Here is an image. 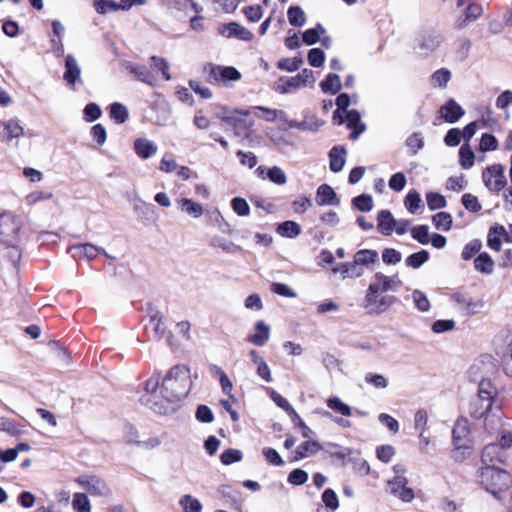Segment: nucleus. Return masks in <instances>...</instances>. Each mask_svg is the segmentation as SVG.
<instances>
[{
	"mask_svg": "<svg viewBox=\"0 0 512 512\" xmlns=\"http://www.w3.org/2000/svg\"><path fill=\"white\" fill-rule=\"evenodd\" d=\"M461 201L463 206L470 212H478L482 208L478 198L471 193H465Z\"/></svg>",
	"mask_w": 512,
	"mask_h": 512,
	"instance_id": "nucleus-62",
	"label": "nucleus"
},
{
	"mask_svg": "<svg viewBox=\"0 0 512 512\" xmlns=\"http://www.w3.org/2000/svg\"><path fill=\"white\" fill-rule=\"evenodd\" d=\"M212 75L217 81H237L240 79V73L234 67L216 66L211 70Z\"/></svg>",
	"mask_w": 512,
	"mask_h": 512,
	"instance_id": "nucleus-29",
	"label": "nucleus"
},
{
	"mask_svg": "<svg viewBox=\"0 0 512 512\" xmlns=\"http://www.w3.org/2000/svg\"><path fill=\"white\" fill-rule=\"evenodd\" d=\"M395 477L388 481L390 493L403 502H411L414 499V491L407 487L408 480L404 476L406 469L403 465L397 464L393 467Z\"/></svg>",
	"mask_w": 512,
	"mask_h": 512,
	"instance_id": "nucleus-6",
	"label": "nucleus"
},
{
	"mask_svg": "<svg viewBox=\"0 0 512 512\" xmlns=\"http://www.w3.org/2000/svg\"><path fill=\"white\" fill-rule=\"evenodd\" d=\"M482 179L485 187L491 192H500L506 185L504 167L501 164L488 166L483 170Z\"/></svg>",
	"mask_w": 512,
	"mask_h": 512,
	"instance_id": "nucleus-10",
	"label": "nucleus"
},
{
	"mask_svg": "<svg viewBox=\"0 0 512 512\" xmlns=\"http://www.w3.org/2000/svg\"><path fill=\"white\" fill-rule=\"evenodd\" d=\"M502 364L506 374L512 376V339L502 354Z\"/></svg>",
	"mask_w": 512,
	"mask_h": 512,
	"instance_id": "nucleus-64",
	"label": "nucleus"
},
{
	"mask_svg": "<svg viewBox=\"0 0 512 512\" xmlns=\"http://www.w3.org/2000/svg\"><path fill=\"white\" fill-rule=\"evenodd\" d=\"M336 105L338 110L334 113L333 121L338 124H342V116L339 113V110H345L350 105V97L346 93H341L336 98Z\"/></svg>",
	"mask_w": 512,
	"mask_h": 512,
	"instance_id": "nucleus-56",
	"label": "nucleus"
},
{
	"mask_svg": "<svg viewBox=\"0 0 512 512\" xmlns=\"http://www.w3.org/2000/svg\"><path fill=\"white\" fill-rule=\"evenodd\" d=\"M475 154L468 144H464L459 149V162L462 168L468 170L474 165Z\"/></svg>",
	"mask_w": 512,
	"mask_h": 512,
	"instance_id": "nucleus-41",
	"label": "nucleus"
},
{
	"mask_svg": "<svg viewBox=\"0 0 512 512\" xmlns=\"http://www.w3.org/2000/svg\"><path fill=\"white\" fill-rule=\"evenodd\" d=\"M421 203V196L416 190H410L404 201L405 207L412 214L418 210V208L421 206Z\"/></svg>",
	"mask_w": 512,
	"mask_h": 512,
	"instance_id": "nucleus-49",
	"label": "nucleus"
},
{
	"mask_svg": "<svg viewBox=\"0 0 512 512\" xmlns=\"http://www.w3.org/2000/svg\"><path fill=\"white\" fill-rule=\"evenodd\" d=\"M65 68L64 80L69 85H75L76 81L80 79L81 69L72 55L66 57Z\"/></svg>",
	"mask_w": 512,
	"mask_h": 512,
	"instance_id": "nucleus-28",
	"label": "nucleus"
},
{
	"mask_svg": "<svg viewBox=\"0 0 512 512\" xmlns=\"http://www.w3.org/2000/svg\"><path fill=\"white\" fill-rule=\"evenodd\" d=\"M21 220L11 212L0 214V243L11 245L20 242Z\"/></svg>",
	"mask_w": 512,
	"mask_h": 512,
	"instance_id": "nucleus-4",
	"label": "nucleus"
},
{
	"mask_svg": "<svg viewBox=\"0 0 512 512\" xmlns=\"http://www.w3.org/2000/svg\"><path fill=\"white\" fill-rule=\"evenodd\" d=\"M255 115L263 118L267 122H274L277 119H284L285 113L281 110L270 109L263 106H256L252 108Z\"/></svg>",
	"mask_w": 512,
	"mask_h": 512,
	"instance_id": "nucleus-36",
	"label": "nucleus"
},
{
	"mask_svg": "<svg viewBox=\"0 0 512 512\" xmlns=\"http://www.w3.org/2000/svg\"><path fill=\"white\" fill-rule=\"evenodd\" d=\"M322 449L320 443L314 440H307L301 443L295 450L294 460L298 461L317 454Z\"/></svg>",
	"mask_w": 512,
	"mask_h": 512,
	"instance_id": "nucleus-27",
	"label": "nucleus"
},
{
	"mask_svg": "<svg viewBox=\"0 0 512 512\" xmlns=\"http://www.w3.org/2000/svg\"><path fill=\"white\" fill-rule=\"evenodd\" d=\"M401 284L398 275L388 276L382 272H376L368 285V289L385 294L389 291H397Z\"/></svg>",
	"mask_w": 512,
	"mask_h": 512,
	"instance_id": "nucleus-11",
	"label": "nucleus"
},
{
	"mask_svg": "<svg viewBox=\"0 0 512 512\" xmlns=\"http://www.w3.org/2000/svg\"><path fill=\"white\" fill-rule=\"evenodd\" d=\"M129 113L125 105L121 103H113L110 106V117L116 123L122 124L128 119Z\"/></svg>",
	"mask_w": 512,
	"mask_h": 512,
	"instance_id": "nucleus-43",
	"label": "nucleus"
},
{
	"mask_svg": "<svg viewBox=\"0 0 512 512\" xmlns=\"http://www.w3.org/2000/svg\"><path fill=\"white\" fill-rule=\"evenodd\" d=\"M504 234V226L495 225L492 226L487 234V245L494 251H500L502 247V238Z\"/></svg>",
	"mask_w": 512,
	"mask_h": 512,
	"instance_id": "nucleus-31",
	"label": "nucleus"
},
{
	"mask_svg": "<svg viewBox=\"0 0 512 512\" xmlns=\"http://www.w3.org/2000/svg\"><path fill=\"white\" fill-rule=\"evenodd\" d=\"M130 72L135 75V77L147 84H152V75L149 69L146 66L138 65V66H131Z\"/></svg>",
	"mask_w": 512,
	"mask_h": 512,
	"instance_id": "nucleus-57",
	"label": "nucleus"
},
{
	"mask_svg": "<svg viewBox=\"0 0 512 512\" xmlns=\"http://www.w3.org/2000/svg\"><path fill=\"white\" fill-rule=\"evenodd\" d=\"M500 413L502 416V412L499 407H493V401H489L487 399H480V397H476L472 403L470 404V414L474 418H482L484 417V424L486 425V418L491 417L493 414Z\"/></svg>",
	"mask_w": 512,
	"mask_h": 512,
	"instance_id": "nucleus-13",
	"label": "nucleus"
},
{
	"mask_svg": "<svg viewBox=\"0 0 512 512\" xmlns=\"http://www.w3.org/2000/svg\"><path fill=\"white\" fill-rule=\"evenodd\" d=\"M346 120L348 127L353 129L354 132L351 134L352 138H357L359 134L364 132L365 125L361 123V116L357 110H350L346 114Z\"/></svg>",
	"mask_w": 512,
	"mask_h": 512,
	"instance_id": "nucleus-34",
	"label": "nucleus"
},
{
	"mask_svg": "<svg viewBox=\"0 0 512 512\" xmlns=\"http://www.w3.org/2000/svg\"><path fill=\"white\" fill-rule=\"evenodd\" d=\"M243 458V454L238 449H228L224 451L221 456L220 460L224 465H230L235 462L241 461Z\"/></svg>",
	"mask_w": 512,
	"mask_h": 512,
	"instance_id": "nucleus-59",
	"label": "nucleus"
},
{
	"mask_svg": "<svg viewBox=\"0 0 512 512\" xmlns=\"http://www.w3.org/2000/svg\"><path fill=\"white\" fill-rule=\"evenodd\" d=\"M480 483L484 489L496 499L512 485V476L500 468L481 467L479 471Z\"/></svg>",
	"mask_w": 512,
	"mask_h": 512,
	"instance_id": "nucleus-3",
	"label": "nucleus"
},
{
	"mask_svg": "<svg viewBox=\"0 0 512 512\" xmlns=\"http://www.w3.org/2000/svg\"><path fill=\"white\" fill-rule=\"evenodd\" d=\"M0 125L4 129L5 136L3 141L6 143L11 142L13 139L21 138L25 133L23 126L20 124L19 120L15 118L2 121L0 122Z\"/></svg>",
	"mask_w": 512,
	"mask_h": 512,
	"instance_id": "nucleus-20",
	"label": "nucleus"
},
{
	"mask_svg": "<svg viewBox=\"0 0 512 512\" xmlns=\"http://www.w3.org/2000/svg\"><path fill=\"white\" fill-rule=\"evenodd\" d=\"M179 504L183 512H201L203 508L201 502L190 494L183 495Z\"/></svg>",
	"mask_w": 512,
	"mask_h": 512,
	"instance_id": "nucleus-40",
	"label": "nucleus"
},
{
	"mask_svg": "<svg viewBox=\"0 0 512 512\" xmlns=\"http://www.w3.org/2000/svg\"><path fill=\"white\" fill-rule=\"evenodd\" d=\"M486 430L495 435L498 441L487 444L481 455L483 467L499 468L508 458V450L512 448V432L504 427L500 413L486 418Z\"/></svg>",
	"mask_w": 512,
	"mask_h": 512,
	"instance_id": "nucleus-2",
	"label": "nucleus"
},
{
	"mask_svg": "<svg viewBox=\"0 0 512 512\" xmlns=\"http://www.w3.org/2000/svg\"><path fill=\"white\" fill-rule=\"evenodd\" d=\"M276 232L282 237L293 239L301 233V226L295 221L287 220L277 226Z\"/></svg>",
	"mask_w": 512,
	"mask_h": 512,
	"instance_id": "nucleus-32",
	"label": "nucleus"
},
{
	"mask_svg": "<svg viewBox=\"0 0 512 512\" xmlns=\"http://www.w3.org/2000/svg\"><path fill=\"white\" fill-rule=\"evenodd\" d=\"M192 388L190 369L186 365L172 367L161 379L160 374H152L144 383L141 401L160 415L176 411L179 402Z\"/></svg>",
	"mask_w": 512,
	"mask_h": 512,
	"instance_id": "nucleus-1",
	"label": "nucleus"
},
{
	"mask_svg": "<svg viewBox=\"0 0 512 512\" xmlns=\"http://www.w3.org/2000/svg\"><path fill=\"white\" fill-rule=\"evenodd\" d=\"M418 46L424 53L435 51L441 44V36L435 31H424L418 37Z\"/></svg>",
	"mask_w": 512,
	"mask_h": 512,
	"instance_id": "nucleus-19",
	"label": "nucleus"
},
{
	"mask_svg": "<svg viewBox=\"0 0 512 512\" xmlns=\"http://www.w3.org/2000/svg\"><path fill=\"white\" fill-rule=\"evenodd\" d=\"M320 88L324 93L336 94L341 89V80L337 74H328L320 83Z\"/></svg>",
	"mask_w": 512,
	"mask_h": 512,
	"instance_id": "nucleus-38",
	"label": "nucleus"
},
{
	"mask_svg": "<svg viewBox=\"0 0 512 512\" xmlns=\"http://www.w3.org/2000/svg\"><path fill=\"white\" fill-rule=\"evenodd\" d=\"M316 202L319 206H337L340 204V200L337 197V194L332 189V187L327 184H322L318 187L316 192Z\"/></svg>",
	"mask_w": 512,
	"mask_h": 512,
	"instance_id": "nucleus-23",
	"label": "nucleus"
},
{
	"mask_svg": "<svg viewBox=\"0 0 512 512\" xmlns=\"http://www.w3.org/2000/svg\"><path fill=\"white\" fill-rule=\"evenodd\" d=\"M256 175L262 180L269 179L272 183L279 186L285 185L288 180L285 171L278 166H273L271 168L259 166L256 169Z\"/></svg>",
	"mask_w": 512,
	"mask_h": 512,
	"instance_id": "nucleus-17",
	"label": "nucleus"
},
{
	"mask_svg": "<svg viewBox=\"0 0 512 512\" xmlns=\"http://www.w3.org/2000/svg\"><path fill=\"white\" fill-rule=\"evenodd\" d=\"M71 251L74 252V255H78L80 257H85L87 259L95 258L101 251L102 248H99L93 244L85 243L78 244L71 247Z\"/></svg>",
	"mask_w": 512,
	"mask_h": 512,
	"instance_id": "nucleus-35",
	"label": "nucleus"
},
{
	"mask_svg": "<svg viewBox=\"0 0 512 512\" xmlns=\"http://www.w3.org/2000/svg\"><path fill=\"white\" fill-rule=\"evenodd\" d=\"M347 150L343 146H335L329 152V167L334 173L342 171L346 162Z\"/></svg>",
	"mask_w": 512,
	"mask_h": 512,
	"instance_id": "nucleus-25",
	"label": "nucleus"
},
{
	"mask_svg": "<svg viewBox=\"0 0 512 512\" xmlns=\"http://www.w3.org/2000/svg\"><path fill=\"white\" fill-rule=\"evenodd\" d=\"M232 210L240 217H245L250 214V206L248 202L241 197H234L231 200Z\"/></svg>",
	"mask_w": 512,
	"mask_h": 512,
	"instance_id": "nucleus-51",
	"label": "nucleus"
},
{
	"mask_svg": "<svg viewBox=\"0 0 512 512\" xmlns=\"http://www.w3.org/2000/svg\"><path fill=\"white\" fill-rule=\"evenodd\" d=\"M77 482L92 496L103 497L110 494V489L105 481L98 477L79 478Z\"/></svg>",
	"mask_w": 512,
	"mask_h": 512,
	"instance_id": "nucleus-14",
	"label": "nucleus"
},
{
	"mask_svg": "<svg viewBox=\"0 0 512 512\" xmlns=\"http://www.w3.org/2000/svg\"><path fill=\"white\" fill-rule=\"evenodd\" d=\"M429 259V253L426 250H421L419 252L413 253L408 256L405 260L406 265L413 269L420 268L424 263H426Z\"/></svg>",
	"mask_w": 512,
	"mask_h": 512,
	"instance_id": "nucleus-45",
	"label": "nucleus"
},
{
	"mask_svg": "<svg viewBox=\"0 0 512 512\" xmlns=\"http://www.w3.org/2000/svg\"><path fill=\"white\" fill-rule=\"evenodd\" d=\"M122 5H118L113 0H95L94 8L99 14H106L109 11H118L122 10Z\"/></svg>",
	"mask_w": 512,
	"mask_h": 512,
	"instance_id": "nucleus-50",
	"label": "nucleus"
},
{
	"mask_svg": "<svg viewBox=\"0 0 512 512\" xmlns=\"http://www.w3.org/2000/svg\"><path fill=\"white\" fill-rule=\"evenodd\" d=\"M498 147V141L492 134L485 133L481 136L479 148L482 152L494 151Z\"/></svg>",
	"mask_w": 512,
	"mask_h": 512,
	"instance_id": "nucleus-58",
	"label": "nucleus"
},
{
	"mask_svg": "<svg viewBox=\"0 0 512 512\" xmlns=\"http://www.w3.org/2000/svg\"><path fill=\"white\" fill-rule=\"evenodd\" d=\"M406 145L412 155H416L424 146V138L421 133H413L406 140Z\"/></svg>",
	"mask_w": 512,
	"mask_h": 512,
	"instance_id": "nucleus-54",
	"label": "nucleus"
},
{
	"mask_svg": "<svg viewBox=\"0 0 512 512\" xmlns=\"http://www.w3.org/2000/svg\"><path fill=\"white\" fill-rule=\"evenodd\" d=\"M451 79V72L446 68L436 70L430 78V83L434 88H444Z\"/></svg>",
	"mask_w": 512,
	"mask_h": 512,
	"instance_id": "nucleus-39",
	"label": "nucleus"
},
{
	"mask_svg": "<svg viewBox=\"0 0 512 512\" xmlns=\"http://www.w3.org/2000/svg\"><path fill=\"white\" fill-rule=\"evenodd\" d=\"M475 269L483 274H491L494 270V261L488 253H480L474 260Z\"/></svg>",
	"mask_w": 512,
	"mask_h": 512,
	"instance_id": "nucleus-37",
	"label": "nucleus"
},
{
	"mask_svg": "<svg viewBox=\"0 0 512 512\" xmlns=\"http://www.w3.org/2000/svg\"><path fill=\"white\" fill-rule=\"evenodd\" d=\"M218 117L231 125L238 136L246 135L247 131L254 125L252 119H242L230 114L227 109L223 108V113H219Z\"/></svg>",
	"mask_w": 512,
	"mask_h": 512,
	"instance_id": "nucleus-16",
	"label": "nucleus"
},
{
	"mask_svg": "<svg viewBox=\"0 0 512 512\" xmlns=\"http://www.w3.org/2000/svg\"><path fill=\"white\" fill-rule=\"evenodd\" d=\"M324 32L325 29L320 24H318L315 28L308 29L303 33V41L307 45H313L318 42L320 35Z\"/></svg>",
	"mask_w": 512,
	"mask_h": 512,
	"instance_id": "nucleus-55",
	"label": "nucleus"
},
{
	"mask_svg": "<svg viewBox=\"0 0 512 512\" xmlns=\"http://www.w3.org/2000/svg\"><path fill=\"white\" fill-rule=\"evenodd\" d=\"M451 300L459 310L468 315L479 313L484 306L481 300L474 299L471 296L460 292L453 294Z\"/></svg>",
	"mask_w": 512,
	"mask_h": 512,
	"instance_id": "nucleus-12",
	"label": "nucleus"
},
{
	"mask_svg": "<svg viewBox=\"0 0 512 512\" xmlns=\"http://www.w3.org/2000/svg\"><path fill=\"white\" fill-rule=\"evenodd\" d=\"M134 151L139 158L146 160L157 153L158 146L147 138H137L134 141Z\"/></svg>",
	"mask_w": 512,
	"mask_h": 512,
	"instance_id": "nucleus-21",
	"label": "nucleus"
},
{
	"mask_svg": "<svg viewBox=\"0 0 512 512\" xmlns=\"http://www.w3.org/2000/svg\"><path fill=\"white\" fill-rule=\"evenodd\" d=\"M412 300L416 308L421 312H427L430 309V302L425 293L420 290L412 292Z\"/></svg>",
	"mask_w": 512,
	"mask_h": 512,
	"instance_id": "nucleus-53",
	"label": "nucleus"
},
{
	"mask_svg": "<svg viewBox=\"0 0 512 512\" xmlns=\"http://www.w3.org/2000/svg\"><path fill=\"white\" fill-rule=\"evenodd\" d=\"M395 219L388 210H381L378 214V230L383 235H390L393 232Z\"/></svg>",
	"mask_w": 512,
	"mask_h": 512,
	"instance_id": "nucleus-33",
	"label": "nucleus"
},
{
	"mask_svg": "<svg viewBox=\"0 0 512 512\" xmlns=\"http://www.w3.org/2000/svg\"><path fill=\"white\" fill-rule=\"evenodd\" d=\"M270 339V326L259 320L254 325V333L247 337V341L255 346L262 347Z\"/></svg>",
	"mask_w": 512,
	"mask_h": 512,
	"instance_id": "nucleus-18",
	"label": "nucleus"
},
{
	"mask_svg": "<svg viewBox=\"0 0 512 512\" xmlns=\"http://www.w3.org/2000/svg\"><path fill=\"white\" fill-rule=\"evenodd\" d=\"M313 71L310 69H303L299 74L292 77H281L275 82V90L281 94L293 92L297 89L306 87L309 84H314Z\"/></svg>",
	"mask_w": 512,
	"mask_h": 512,
	"instance_id": "nucleus-5",
	"label": "nucleus"
},
{
	"mask_svg": "<svg viewBox=\"0 0 512 512\" xmlns=\"http://www.w3.org/2000/svg\"><path fill=\"white\" fill-rule=\"evenodd\" d=\"M326 405L331 411L341 415L342 417L333 418L332 414L328 411L321 412L322 416L331 418L333 422L340 427L350 428L352 426L349 420L343 418L352 416L353 410L348 404L344 403L338 396H331L326 400Z\"/></svg>",
	"mask_w": 512,
	"mask_h": 512,
	"instance_id": "nucleus-9",
	"label": "nucleus"
},
{
	"mask_svg": "<svg viewBox=\"0 0 512 512\" xmlns=\"http://www.w3.org/2000/svg\"><path fill=\"white\" fill-rule=\"evenodd\" d=\"M211 246L220 248L226 253H235L240 250V247L223 237L215 236L211 240Z\"/></svg>",
	"mask_w": 512,
	"mask_h": 512,
	"instance_id": "nucleus-46",
	"label": "nucleus"
},
{
	"mask_svg": "<svg viewBox=\"0 0 512 512\" xmlns=\"http://www.w3.org/2000/svg\"><path fill=\"white\" fill-rule=\"evenodd\" d=\"M481 247H482V243H481L480 240L474 239V240L470 241L463 248V251H462V254H461L462 258L464 260L471 259L475 254H477L481 250Z\"/></svg>",
	"mask_w": 512,
	"mask_h": 512,
	"instance_id": "nucleus-63",
	"label": "nucleus"
},
{
	"mask_svg": "<svg viewBox=\"0 0 512 512\" xmlns=\"http://www.w3.org/2000/svg\"><path fill=\"white\" fill-rule=\"evenodd\" d=\"M495 395L496 389L493 387L492 383L489 380L481 379L479 382L477 397H480V399L494 401Z\"/></svg>",
	"mask_w": 512,
	"mask_h": 512,
	"instance_id": "nucleus-47",
	"label": "nucleus"
},
{
	"mask_svg": "<svg viewBox=\"0 0 512 512\" xmlns=\"http://www.w3.org/2000/svg\"><path fill=\"white\" fill-rule=\"evenodd\" d=\"M411 234L413 239L419 243L426 245L429 243V228L427 225H420L412 228Z\"/></svg>",
	"mask_w": 512,
	"mask_h": 512,
	"instance_id": "nucleus-61",
	"label": "nucleus"
},
{
	"mask_svg": "<svg viewBox=\"0 0 512 512\" xmlns=\"http://www.w3.org/2000/svg\"><path fill=\"white\" fill-rule=\"evenodd\" d=\"M432 222L438 230L449 231L452 227V216L447 212H439L432 217Z\"/></svg>",
	"mask_w": 512,
	"mask_h": 512,
	"instance_id": "nucleus-44",
	"label": "nucleus"
},
{
	"mask_svg": "<svg viewBox=\"0 0 512 512\" xmlns=\"http://www.w3.org/2000/svg\"><path fill=\"white\" fill-rule=\"evenodd\" d=\"M288 21L290 25L301 27L306 22L305 12L299 6H292L287 11Z\"/></svg>",
	"mask_w": 512,
	"mask_h": 512,
	"instance_id": "nucleus-42",
	"label": "nucleus"
},
{
	"mask_svg": "<svg viewBox=\"0 0 512 512\" xmlns=\"http://www.w3.org/2000/svg\"><path fill=\"white\" fill-rule=\"evenodd\" d=\"M220 35L226 38H237L242 41H251L253 34L245 27L241 26L236 22H230L223 24L218 28Z\"/></svg>",
	"mask_w": 512,
	"mask_h": 512,
	"instance_id": "nucleus-15",
	"label": "nucleus"
},
{
	"mask_svg": "<svg viewBox=\"0 0 512 512\" xmlns=\"http://www.w3.org/2000/svg\"><path fill=\"white\" fill-rule=\"evenodd\" d=\"M177 205L180 208L182 212L185 214L193 217V218H199L203 215V207L188 198H181L177 200Z\"/></svg>",
	"mask_w": 512,
	"mask_h": 512,
	"instance_id": "nucleus-30",
	"label": "nucleus"
},
{
	"mask_svg": "<svg viewBox=\"0 0 512 512\" xmlns=\"http://www.w3.org/2000/svg\"><path fill=\"white\" fill-rule=\"evenodd\" d=\"M353 205L360 211L368 212L373 208V199L370 195H359L353 199Z\"/></svg>",
	"mask_w": 512,
	"mask_h": 512,
	"instance_id": "nucleus-60",
	"label": "nucleus"
},
{
	"mask_svg": "<svg viewBox=\"0 0 512 512\" xmlns=\"http://www.w3.org/2000/svg\"><path fill=\"white\" fill-rule=\"evenodd\" d=\"M452 442L456 450L453 457L456 460H462L463 457L459 455L460 451L468 450L471 447L470 427L467 419L459 418L456 420L452 430Z\"/></svg>",
	"mask_w": 512,
	"mask_h": 512,
	"instance_id": "nucleus-8",
	"label": "nucleus"
},
{
	"mask_svg": "<svg viewBox=\"0 0 512 512\" xmlns=\"http://www.w3.org/2000/svg\"><path fill=\"white\" fill-rule=\"evenodd\" d=\"M149 323L146 325L147 330H151L155 339L160 340L163 338L166 327L163 323V315L160 311L152 309L149 313Z\"/></svg>",
	"mask_w": 512,
	"mask_h": 512,
	"instance_id": "nucleus-22",
	"label": "nucleus"
},
{
	"mask_svg": "<svg viewBox=\"0 0 512 512\" xmlns=\"http://www.w3.org/2000/svg\"><path fill=\"white\" fill-rule=\"evenodd\" d=\"M427 205L430 210H436L444 208L447 205V201L443 195L436 192H430L426 195Z\"/></svg>",
	"mask_w": 512,
	"mask_h": 512,
	"instance_id": "nucleus-52",
	"label": "nucleus"
},
{
	"mask_svg": "<svg viewBox=\"0 0 512 512\" xmlns=\"http://www.w3.org/2000/svg\"><path fill=\"white\" fill-rule=\"evenodd\" d=\"M353 260L364 269H371L378 262L379 254L373 249H361L354 254Z\"/></svg>",
	"mask_w": 512,
	"mask_h": 512,
	"instance_id": "nucleus-26",
	"label": "nucleus"
},
{
	"mask_svg": "<svg viewBox=\"0 0 512 512\" xmlns=\"http://www.w3.org/2000/svg\"><path fill=\"white\" fill-rule=\"evenodd\" d=\"M440 114L446 122L455 123L464 115V110L456 101L450 99L440 108Z\"/></svg>",
	"mask_w": 512,
	"mask_h": 512,
	"instance_id": "nucleus-24",
	"label": "nucleus"
},
{
	"mask_svg": "<svg viewBox=\"0 0 512 512\" xmlns=\"http://www.w3.org/2000/svg\"><path fill=\"white\" fill-rule=\"evenodd\" d=\"M72 506L76 512H91V504L86 494L75 493Z\"/></svg>",
	"mask_w": 512,
	"mask_h": 512,
	"instance_id": "nucleus-48",
	"label": "nucleus"
},
{
	"mask_svg": "<svg viewBox=\"0 0 512 512\" xmlns=\"http://www.w3.org/2000/svg\"><path fill=\"white\" fill-rule=\"evenodd\" d=\"M395 302L396 297L367 288L363 299V307L370 314L380 315L386 312Z\"/></svg>",
	"mask_w": 512,
	"mask_h": 512,
	"instance_id": "nucleus-7",
	"label": "nucleus"
}]
</instances>
